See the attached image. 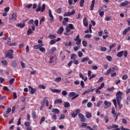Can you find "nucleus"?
I'll return each instance as SVG.
<instances>
[{
	"instance_id": "1",
	"label": "nucleus",
	"mask_w": 130,
	"mask_h": 130,
	"mask_svg": "<svg viewBox=\"0 0 130 130\" xmlns=\"http://www.w3.org/2000/svg\"><path fill=\"white\" fill-rule=\"evenodd\" d=\"M6 57H8L9 59L14 58V50H10L6 54Z\"/></svg>"
},
{
	"instance_id": "2",
	"label": "nucleus",
	"mask_w": 130,
	"mask_h": 130,
	"mask_svg": "<svg viewBox=\"0 0 130 130\" xmlns=\"http://www.w3.org/2000/svg\"><path fill=\"white\" fill-rule=\"evenodd\" d=\"M122 95H123V93L120 91H118L117 92L116 94V99L117 101H121V100L122 99Z\"/></svg>"
},
{
	"instance_id": "3",
	"label": "nucleus",
	"mask_w": 130,
	"mask_h": 130,
	"mask_svg": "<svg viewBox=\"0 0 130 130\" xmlns=\"http://www.w3.org/2000/svg\"><path fill=\"white\" fill-rule=\"evenodd\" d=\"M75 27H74V25L73 24H68V26L66 27V33H69L71 31V30H74Z\"/></svg>"
},
{
	"instance_id": "4",
	"label": "nucleus",
	"mask_w": 130,
	"mask_h": 130,
	"mask_svg": "<svg viewBox=\"0 0 130 130\" xmlns=\"http://www.w3.org/2000/svg\"><path fill=\"white\" fill-rule=\"evenodd\" d=\"M69 96L71 98H72V100H74L76 98H78L79 97V94H77L75 92H71L69 93Z\"/></svg>"
},
{
	"instance_id": "5",
	"label": "nucleus",
	"mask_w": 130,
	"mask_h": 130,
	"mask_svg": "<svg viewBox=\"0 0 130 130\" xmlns=\"http://www.w3.org/2000/svg\"><path fill=\"white\" fill-rule=\"evenodd\" d=\"M75 13L76 11L75 10H72V12H66L63 14V17H70V16H73V15H75Z\"/></svg>"
},
{
	"instance_id": "6",
	"label": "nucleus",
	"mask_w": 130,
	"mask_h": 130,
	"mask_svg": "<svg viewBox=\"0 0 130 130\" xmlns=\"http://www.w3.org/2000/svg\"><path fill=\"white\" fill-rule=\"evenodd\" d=\"M78 117L80 118V120L82 122H85L86 121V118H85L84 115H83L82 113H79Z\"/></svg>"
},
{
	"instance_id": "7",
	"label": "nucleus",
	"mask_w": 130,
	"mask_h": 130,
	"mask_svg": "<svg viewBox=\"0 0 130 130\" xmlns=\"http://www.w3.org/2000/svg\"><path fill=\"white\" fill-rule=\"evenodd\" d=\"M76 113H75V112H74L72 114L71 116L73 117V118H75L78 115V113H80L81 112V110H76L75 111Z\"/></svg>"
},
{
	"instance_id": "8",
	"label": "nucleus",
	"mask_w": 130,
	"mask_h": 130,
	"mask_svg": "<svg viewBox=\"0 0 130 130\" xmlns=\"http://www.w3.org/2000/svg\"><path fill=\"white\" fill-rule=\"evenodd\" d=\"M54 51H56V48L55 47H53L50 49V52L49 53V56H51V55H52Z\"/></svg>"
},
{
	"instance_id": "9",
	"label": "nucleus",
	"mask_w": 130,
	"mask_h": 130,
	"mask_svg": "<svg viewBox=\"0 0 130 130\" xmlns=\"http://www.w3.org/2000/svg\"><path fill=\"white\" fill-rule=\"evenodd\" d=\"M28 88L30 94H32V95H33V94L36 92V89L33 88V87H32L31 86H28Z\"/></svg>"
},
{
	"instance_id": "10",
	"label": "nucleus",
	"mask_w": 130,
	"mask_h": 130,
	"mask_svg": "<svg viewBox=\"0 0 130 130\" xmlns=\"http://www.w3.org/2000/svg\"><path fill=\"white\" fill-rule=\"evenodd\" d=\"M9 20H10V21H13V20H17V14L13 13L12 14V17L9 18Z\"/></svg>"
},
{
	"instance_id": "11",
	"label": "nucleus",
	"mask_w": 130,
	"mask_h": 130,
	"mask_svg": "<svg viewBox=\"0 0 130 130\" xmlns=\"http://www.w3.org/2000/svg\"><path fill=\"white\" fill-rule=\"evenodd\" d=\"M44 45L43 44H39L34 46V49H40Z\"/></svg>"
},
{
	"instance_id": "12",
	"label": "nucleus",
	"mask_w": 130,
	"mask_h": 130,
	"mask_svg": "<svg viewBox=\"0 0 130 130\" xmlns=\"http://www.w3.org/2000/svg\"><path fill=\"white\" fill-rule=\"evenodd\" d=\"M44 45L43 44H39L34 46V49H40Z\"/></svg>"
},
{
	"instance_id": "13",
	"label": "nucleus",
	"mask_w": 130,
	"mask_h": 130,
	"mask_svg": "<svg viewBox=\"0 0 130 130\" xmlns=\"http://www.w3.org/2000/svg\"><path fill=\"white\" fill-rule=\"evenodd\" d=\"M44 45L43 44H39L34 46V49H40Z\"/></svg>"
},
{
	"instance_id": "14",
	"label": "nucleus",
	"mask_w": 130,
	"mask_h": 130,
	"mask_svg": "<svg viewBox=\"0 0 130 130\" xmlns=\"http://www.w3.org/2000/svg\"><path fill=\"white\" fill-rule=\"evenodd\" d=\"M49 16L50 18V21H53V20H54V17H53V15H52V13L50 9L49 10Z\"/></svg>"
},
{
	"instance_id": "15",
	"label": "nucleus",
	"mask_w": 130,
	"mask_h": 130,
	"mask_svg": "<svg viewBox=\"0 0 130 130\" xmlns=\"http://www.w3.org/2000/svg\"><path fill=\"white\" fill-rule=\"evenodd\" d=\"M62 100L61 99H56L54 102V104H61Z\"/></svg>"
},
{
	"instance_id": "16",
	"label": "nucleus",
	"mask_w": 130,
	"mask_h": 130,
	"mask_svg": "<svg viewBox=\"0 0 130 130\" xmlns=\"http://www.w3.org/2000/svg\"><path fill=\"white\" fill-rule=\"evenodd\" d=\"M63 27L61 26L59 28V29L57 31V34H59V35H61L62 34V32H63Z\"/></svg>"
},
{
	"instance_id": "17",
	"label": "nucleus",
	"mask_w": 130,
	"mask_h": 130,
	"mask_svg": "<svg viewBox=\"0 0 130 130\" xmlns=\"http://www.w3.org/2000/svg\"><path fill=\"white\" fill-rule=\"evenodd\" d=\"M128 3L129 2L128 1H125L120 5V7H126V6L128 5Z\"/></svg>"
},
{
	"instance_id": "18",
	"label": "nucleus",
	"mask_w": 130,
	"mask_h": 130,
	"mask_svg": "<svg viewBox=\"0 0 130 130\" xmlns=\"http://www.w3.org/2000/svg\"><path fill=\"white\" fill-rule=\"evenodd\" d=\"M86 128H88L89 130H97V125H94L92 128L90 126H86Z\"/></svg>"
},
{
	"instance_id": "19",
	"label": "nucleus",
	"mask_w": 130,
	"mask_h": 130,
	"mask_svg": "<svg viewBox=\"0 0 130 130\" xmlns=\"http://www.w3.org/2000/svg\"><path fill=\"white\" fill-rule=\"evenodd\" d=\"M83 24L85 27H88V19L86 17L83 19Z\"/></svg>"
},
{
	"instance_id": "20",
	"label": "nucleus",
	"mask_w": 130,
	"mask_h": 130,
	"mask_svg": "<svg viewBox=\"0 0 130 130\" xmlns=\"http://www.w3.org/2000/svg\"><path fill=\"white\" fill-rule=\"evenodd\" d=\"M130 30V27H127V28L125 29L122 32L123 35H126V34L128 31Z\"/></svg>"
},
{
	"instance_id": "21",
	"label": "nucleus",
	"mask_w": 130,
	"mask_h": 130,
	"mask_svg": "<svg viewBox=\"0 0 130 130\" xmlns=\"http://www.w3.org/2000/svg\"><path fill=\"white\" fill-rule=\"evenodd\" d=\"M94 5H95V0H92L90 6V11L94 10Z\"/></svg>"
},
{
	"instance_id": "22",
	"label": "nucleus",
	"mask_w": 130,
	"mask_h": 130,
	"mask_svg": "<svg viewBox=\"0 0 130 130\" xmlns=\"http://www.w3.org/2000/svg\"><path fill=\"white\" fill-rule=\"evenodd\" d=\"M51 91L53 92V93H60L61 92V90L60 89H51Z\"/></svg>"
},
{
	"instance_id": "23",
	"label": "nucleus",
	"mask_w": 130,
	"mask_h": 130,
	"mask_svg": "<svg viewBox=\"0 0 130 130\" xmlns=\"http://www.w3.org/2000/svg\"><path fill=\"white\" fill-rule=\"evenodd\" d=\"M51 111L52 112H53V113H55L56 114H58V113H59V110H58V109H54Z\"/></svg>"
},
{
	"instance_id": "24",
	"label": "nucleus",
	"mask_w": 130,
	"mask_h": 130,
	"mask_svg": "<svg viewBox=\"0 0 130 130\" xmlns=\"http://www.w3.org/2000/svg\"><path fill=\"white\" fill-rule=\"evenodd\" d=\"M78 56H77V54H72L71 56V59H73L75 60L76 58H77Z\"/></svg>"
},
{
	"instance_id": "25",
	"label": "nucleus",
	"mask_w": 130,
	"mask_h": 130,
	"mask_svg": "<svg viewBox=\"0 0 130 130\" xmlns=\"http://www.w3.org/2000/svg\"><path fill=\"white\" fill-rule=\"evenodd\" d=\"M123 53L124 51H121L120 52H119L117 54V56L118 57H121V56H122V55H123Z\"/></svg>"
},
{
	"instance_id": "26",
	"label": "nucleus",
	"mask_w": 130,
	"mask_h": 130,
	"mask_svg": "<svg viewBox=\"0 0 130 130\" xmlns=\"http://www.w3.org/2000/svg\"><path fill=\"white\" fill-rule=\"evenodd\" d=\"M70 106V103L68 102H66L64 103V107H65V108H69Z\"/></svg>"
},
{
	"instance_id": "27",
	"label": "nucleus",
	"mask_w": 130,
	"mask_h": 130,
	"mask_svg": "<svg viewBox=\"0 0 130 130\" xmlns=\"http://www.w3.org/2000/svg\"><path fill=\"white\" fill-rule=\"evenodd\" d=\"M18 66V63H17V61H14L12 63V67L13 68H16Z\"/></svg>"
},
{
	"instance_id": "28",
	"label": "nucleus",
	"mask_w": 130,
	"mask_h": 130,
	"mask_svg": "<svg viewBox=\"0 0 130 130\" xmlns=\"http://www.w3.org/2000/svg\"><path fill=\"white\" fill-rule=\"evenodd\" d=\"M85 116L86 118H91V117H92V114H91V113L90 112H87L86 113Z\"/></svg>"
},
{
	"instance_id": "29",
	"label": "nucleus",
	"mask_w": 130,
	"mask_h": 130,
	"mask_svg": "<svg viewBox=\"0 0 130 130\" xmlns=\"http://www.w3.org/2000/svg\"><path fill=\"white\" fill-rule=\"evenodd\" d=\"M104 104L106 105V106H107L108 108H109L110 106H111V103L108 102L107 101H105L104 102Z\"/></svg>"
},
{
	"instance_id": "30",
	"label": "nucleus",
	"mask_w": 130,
	"mask_h": 130,
	"mask_svg": "<svg viewBox=\"0 0 130 130\" xmlns=\"http://www.w3.org/2000/svg\"><path fill=\"white\" fill-rule=\"evenodd\" d=\"M112 72V69L110 68L109 70H107V72L105 74L106 76H108L109 74H110Z\"/></svg>"
},
{
	"instance_id": "31",
	"label": "nucleus",
	"mask_w": 130,
	"mask_h": 130,
	"mask_svg": "<svg viewBox=\"0 0 130 130\" xmlns=\"http://www.w3.org/2000/svg\"><path fill=\"white\" fill-rule=\"evenodd\" d=\"M89 59H90V58H89V57H86L83 58L81 60V62H84V61H88V60H89Z\"/></svg>"
},
{
	"instance_id": "32",
	"label": "nucleus",
	"mask_w": 130,
	"mask_h": 130,
	"mask_svg": "<svg viewBox=\"0 0 130 130\" xmlns=\"http://www.w3.org/2000/svg\"><path fill=\"white\" fill-rule=\"evenodd\" d=\"M85 3V0H80V7L83 8L84 7V4Z\"/></svg>"
},
{
	"instance_id": "33",
	"label": "nucleus",
	"mask_w": 130,
	"mask_h": 130,
	"mask_svg": "<svg viewBox=\"0 0 130 130\" xmlns=\"http://www.w3.org/2000/svg\"><path fill=\"white\" fill-rule=\"evenodd\" d=\"M17 27H20L21 28H24L25 27V23H18L17 24Z\"/></svg>"
},
{
	"instance_id": "34",
	"label": "nucleus",
	"mask_w": 130,
	"mask_h": 130,
	"mask_svg": "<svg viewBox=\"0 0 130 130\" xmlns=\"http://www.w3.org/2000/svg\"><path fill=\"white\" fill-rule=\"evenodd\" d=\"M39 50L40 51H41V52H42L43 53H45L46 51V49H45V48L42 47L40 48Z\"/></svg>"
},
{
	"instance_id": "35",
	"label": "nucleus",
	"mask_w": 130,
	"mask_h": 130,
	"mask_svg": "<svg viewBox=\"0 0 130 130\" xmlns=\"http://www.w3.org/2000/svg\"><path fill=\"white\" fill-rule=\"evenodd\" d=\"M56 41L55 39L54 40H51L50 42H49V44L50 45H52L53 44H55V43H56Z\"/></svg>"
},
{
	"instance_id": "36",
	"label": "nucleus",
	"mask_w": 130,
	"mask_h": 130,
	"mask_svg": "<svg viewBox=\"0 0 130 130\" xmlns=\"http://www.w3.org/2000/svg\"><path fill=\"white\" fill-rule=\"evenodd\" d=\"M100 50L101 51H106V50H107V48L105 47H101L100 48Z\"/></svg>"
},
{
	"instance_id": "37",
	"label": "nucleus",
	"mask_w": 130,
	"mask_h": 130,
	"mask_svg": "<svg viewBox=\"0 0 130 130\" xmlns=\"http://www.w3.org/2000/svg\"><path fill=\"white\" fill-rule=\"evenodd\" d=\"M106 58L109 61H111L112 60V57L111 56H107Z\"/></svg>"
},
{
	"instance_id": "38",
	"label": "nucleus",
	"mask_w": 130,
	"mask_h": 130,
	"mask_svg": "<svg viewBox=\"0 0 130 130\" xmlns=\"http://www.w3.org/2000/svg\"><path fill=\"white\" fill-rule=\"evenodd\" d=\"M27 35L29 36L30 34H32L33 33V31H32V29L31 28H29L27 30Z\"/></svg>"
},
{
	"instance_id": "39",
	"label": "nucleus",
	"mask_w": 130,
	"mask_h": 130,
	"mask_svg": "<svg viewBox=\"0 0 130 130\" xmlns=\"http://www.w3.org/2000/svg\"><path fill=\"white\" fill-rule=\"evenodd\" d=\"M130 102V96H127V100L125 101V103L127 105H128V103Z\"/></svg>"
},
{
	"instance_id": "40",
	"label": "nucleus",
	"mask_w": 130,
	"mask_h": 130,
	"mask_svg": "<svg viewBox=\"0 0 130 130\" xmlns=\"http://www.w3.org/2000/svg\"><path fill=\"white\" fill-rule=\"evenodd\" d=\"M114 46H115V44H112L111 46H110V49L108 52H110L111 51V49H112V48H113V47H114Z\"/></svg>"
},
{
	"instance_id": "41",
	"label": "nucleus",
	"mask_w": 130,
	"mask_h": 130,
	"mask_svg": "<svg viewBox=\"0 0 130 130\" xmlns=\"http://www.w3.org/2000/svg\"><path fill=\"white\" fill-rule=\"evenodd\" d=\"M2 63H3V64H4V66H7L8 65V61H7V60H2L1 61Z\"/></svg>"
},
{
	"instance_id": "42",
	"label": "nucleus",
	"mask_w": 130,
	"mask_h": 130,
	"mask_svg": "<svg viewBox=\"0 0 130 130\" xmlns=\"http://www.w3.org/2000/svg\"><path fill=\"white\" fill-rule=\"evenodd\" d=\"M117 104L119 106V109H121L122 108V105H120V101H117Z\"/></svg>"
},
{
	"instance_id": "43",
	"label": "nucleus",
	"mask_w": 130,
	"mask_h": 130,
	"mask_svg": "<svg viewBox=\"0 0 130 130\" xmlns=\"http://www.w3.org/2000/svg\"><path fill=\"white\" fill-rule=\"evenodd\" d=\"M90 91H91V89L85 90L82 93V95H85V94H87V93H89V92H90Z\"/></svg>"
},
{
	"instance_id": "44",
	"label": "nucleus",
	"mask_w": 130,
	"mask_h": 130,
	"mask_svg": "<svg viewBox=\"0 0 130 130\" xmlns=\"http://www.w3.org/2000/svg\"><path fill=\"white\" fill-rule=\"evenodd\" d=\"M12 111V109L11 108H8L7 109V110L6 112V114H9V113H10V112H11Z\"/></svg>"
},
{
	"instance_id": "45",
	"label": "nucleus",
	"mask_w": 130,
	"mask_h": 130,
	"mask_svg": "<svg viewBox=\"0 0 130 130\" xmlns=\"http://www.w3.org/2000/svg\"><path fill=\"white\" fill-rule=\"evenodd\" d=\"M64 45H65V46H72V42L71 41L69 42L68 44V43L66 42V43H64Z\"/></svg>"
},
{
	"instance_id": "46",
	"label": "nucleus",
	"mask_w": 130,
	"mask_h": 130,
	"mask_svg": "<svg viewBox=\"0 0 130 130\" xmlns=\"http://www.w3.org/2000/svg\"><path fill=\"white\" fill-rule=\"evenodd\" d=\"M77 54L79 57H82V56H83V53L81 51H78Z\"/></svg>"
},
{
	"instance_id": "47",
	"label": "nucleus",
	"mask_w": 130,
	"mask_h": 130,
	"mask_svg": "<svg viewBox=\"0 0 130 130\" xmlns=\"http://www.w3.org/2000/svg\"><path fill=\"white\" fill-rule=\"evenodd\" d=\"M44 11H45V4H44L42 5V10H41V13H42L43 12H44Z\"/></svg>"
},
{
	"instance_id": "48",
	"label": "nucleus",
	"mask_w": 130,
	"mask_h": 130,
	"mask_svg": "<svg viewBox=\"0 0 130 130\" xmlns=\"http://www.w3.org/2000/svg\"><path fill=\"white\" fill-rule=\"evenodd\" d=\"M15 82V78H12L9 80V83L13 85L14 82Z\"/></svg>"
},
{
	"instance_id": "49",
	"label": "nucleus",
	"mask_w": 130,
	"mask_h": 130,
	"mask_svg": "<svg viewBox=\"0 0 130 130\" xmlns=\"http://www.w3.org/2000/svg\"><path fill=\"white\" fill-rule=\"evenodd\" d=\"M81 42H82V40H79L78 41H77L76 43V45H81Z\"/></svg>"
},
{
	"instance_id": "50",
	"label": "nucleus",
	"mask_w": 130,
	"mask_h": 130,
	"mask_svg": "<svg viewBox=\"0 0 130 130\" xmlns=\"http://www.w3.org/2000/svg\"><path fill=\"white\" fill-rule=\"evenodd\" d=\"M80 40H81V39H80V35H78L76 38L74 39V41H78Z\"/></svg>"
},
{
	"instance_id": "51",
	"label": "nucleus",
	"mask_w": 130,
	"mask_h": 130,
	"mask_svg": "<svg viewBox=\"0 0 130 130\" xmlns=\"http://www.w3.org/2000/svg\"><path fill=\"white\" fill-rule=\"evenodd\" d=\"M61 81V77H57L55 80V82H60Z\"/></svg>"
},
{
	"instance_id": "52",
	"label": "nucleus",
	"mask_w": 130,
	"mask_h": 130,
	"mask_svg": "<svg viewBox=\"0 0 130 130\" xmlns=\"http://www.w3.org/2000/svg\"><path fill=\"white\" fill-rule=\"evenodd\" d=\"M56 13L57 14H61V8H58L56 10Z\"/></svg>"
},
{
	"instance_id": "53",
	"label": "nucleus",
	"mask_w": 130,
	"mask_h": 130,
	"mask_svg": "<svg viewBox=\"0 0 130 130\" xmlns=\"http://www.w3.org/2000/svg\"><path fill=\"white\" fill-rule=\"evenodd\" d=\"M92 37V35L87 34L84 36V38H91Z\"/></svg>"
},
{
	"instance_id": "54",
	"label": "nucleus",
	"mask_w": 130,
	"mask_h": 130,
	"mask_svg": "<svg viewBox=\"0 0 130 130\" xmlns=\"http://www.w3.org/2000/svg\"><path fill=\"white\" fill-rule=\"evenodd\" d=\"M39 87L41 89H45V88H46L45 85H44L43 84L39 85Z\"/></svg>"
},
{
	"instance_id": "55",
	"label": "nucleus",
	"mask_w": 130,
	"mask_h": 130,
	"mask_svg": "<svg viewBox=\"0 0 130 130\" xmlns=\"http://www.w3.org/2000/svg\"><path fill=\"white\" fill-rule=\"evenodd\" d=\"M62 95H63V96H67V95H68V92L66 90H63L62 91Z\"/></svg>"
},
{
	"instance_id": "56",
	"label": "nucleus",
	"mask_w": 130,
	"mask_h": 130,
	"mask_svg": "<svg viewBox=\"0 0 130 130\" xmlns=\"http://www.w3.org/2000/svg\"><path fill=\"white\" fill-rule=\"evenodd\" d=\"M111 127L112 128H118V125H116V124H113L111 125Z\"/></svg>"
},
{
	"instance_id": "57",
	"label": "nucleus",
	"mask_w": 130,
	"mask_h": 130,
	"mask_svg": "<svg viewBox=\"0 0 130 130\" xmlns=\"http://www.w3.org/2000/svg\"><path fill=\"white\" fill-rule=\"evenodd\" d=\"M117 70V67L114 66V67H112V73H114L115 71H116Z\"/></svg>"
},
{
	"instance_id": "58",
	"label": "nucleus",
	"mask_w": 130,
	"mask_h": 130,
	"mask_svg": "<svg viewBox=\"0 0 130 130\" xmlns=\"http://www.w3.org/2000/svg\"><path fill=\"white\" fill-rule=\"evenodd\" d=\"M49 38L50 39H54L55 38V35H51L49 36Z\"/></svg>"
},
{
	"instance_id": "59",
	"label": "nucleus",
	"mask_w": 130,
	"mask_h": 130,
	"mask_svg": "<svg viewBox=\"0 0 130 130\" xmlns=\"http://www.w3.org/2000/svg\"><path fill=\"white\" fill-rule=\"evenodd\" d=\"M44 120H45V117L44 116H43V117L41 119V121H40V124H42V122H43V121H44Z\"/></svg>"
},
{
	"instance_id": "60",
	"label": "nucleus",
	"mask_w": 130,
	"mask_h": 130,
	"mask_svg": "<svg viewBox=\"0 0 130 130\" xmlns=\"http://www.w3.org/2000/svg\"><path fill=\"white\" fill-rule=\"evenodd\" d=\"M4 11L5 13H8V12L10 11V7H6V8H5Z\"/></svg>"
},
{
	"instance_id": "61",
	"label": "nucleus",
	"mask_w": 130,
	"mask_h": 130,
	"mask_svg": "<svg viewBox=\"0 0 130 130\" xmlns=\"http://www.w3.org/2000/svg\"><path fill=\"white\" fill-rule=\"evenodd\" d=\"M82 44L84 47H86V46H87V42H86V41H83Z\"/></svg>"
},
{
	"instance_id": "62",
	"label": "nucleus",
	"mask_w": 130,
	"mask_h": 130,
	"mask_svg": "<svg viewBox=\"0 0 130 130\" xmlns=\"http://www.w3.org/2000/svg\"><path fill=\"white\" fill-rule=\"evenodd\" d=\"M104 120L105 121V123H107V122H108V121H109V120L108 119V117H107V116L105 117Z\"/></svg>"
},
{
	"instance_id": "63",
	"label": "nucleus",
	"mask_w": 130,
	"mask_h": 130,
	"mask_svg": "<svg viewBox=\"0 0 130 130\" xmlns=\"http://www.w3.org/2000/svg\"><path fill=\"white\" fill-rule=\"evenodd\" d=\"M32 117L34 118H36V112H33L32 113Z\"/></svg>"
},
{
	"instance_id": "64",
	"label": "nucleus",
	"mask_w": 130,
	"mask_h": 130,
	"mask_svg": "<svg viewBox=\"0 0 130 130\" xmlns=\"http://www.w3.org/2000/svg\"><path fill=\"white\" fill-rule=\"evenodd\" d=\"M104 78L102 77H100L98 81V83H101Z\"/></svg>"
}]
</instances>
